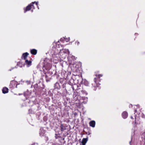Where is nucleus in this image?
Returning a JSON list of instances; mask_svg holds the SVG:
<instances>
[{
    "instance_id": "nucleus-12",
    "label": "nucleus",
    "mask_w": 145,
    "mask_h": 145,
    "mask_svg": "<svg viewBox=\"0 0 145 145\" xmlns=\"http://www.w3.org/2000/svg\"><path fill=\"white\" fill-rule=\"evenodd\" d=\"M30 102H30V101H29V100L28 101H25V102L24 103V104H26V103H27H27H28V105H27V106H30V105H29V103H30Z\"/></svg>"
},
{
    "instance_id": "nucleus-5",
    "label": "nucleus",
    "mask_w": 145,
    "mask_h": 145,
    "mask_svg": "<svg viewBox=\"0 0 145 145\" xmlns=\"http://www.w3.org/2000/svg\"><path fill=\"white\" fill-rule=\"evenodd\" d=\"M2 91L3 93L5 94L8 92V89L7 88L5 87L3 88Z\"/></svg>"
},
{
    "instance_id": "nucleus-8",
    "label": "nucleus",
    "mask_w": 145,
    "mask_h": 145,
    "mask_svg": "<svg viewBox=\"0 0 145 145\" xmlns=\"http://www.w3.org/2000/svg\"><path fill=\"white\" fill-rule=\"evenodd\" d=\"M122 116L124 118H126L127 116V113L126 112H123L122 114Z\"/></svg>"
},
{
    "instance_id": "nucleus-2",
    "label": "nucleus",
    "mask_w": 145,
    "mask_h": 145,
    "mask_svg": "<svg viewBox=\"0 0 145 145\" xmlns=\"http://www.w3.org/2000/svg\"><path fill=\"white\" fill-rule=\"evenodd\" d=\"M18 82L16 81L13 80L11 81L9 85V87L10 88L13 89L17 88Z\"/></svg>"
},
{
    "instance_id": "nucleus-15",
    "label": "nucleus",
    "mask_w": 145,
    "mask_h": 145,
    "mask_svg": "<svg viewBox=\"0 0 145 145\" xmlns=\"http://www.w3.org/2000/svg\"><path fill=\"white\" fill-rule=\"evenodd\" d=\"M20 62H18L17 63V65H20Z\"/></svg>"
},
{
    "instance_id": "nucleus-10",
    "label": "nucleus",
    "mask_w": 145,
    "mask_h": 145,
    "mask_svg": "<svg viewBox=\"0 0 145 145\" xmlns=\"http://www.w3.org/2000/svg\"><path fill=\"white\" fill-rule=\"evenodd\" d=\"M87 141V139L86 138H84L83 139L82 141V145H85Z\"/></svg>"
},
{
    "instance_id": "nucleus-14",
    "label": "nucleus",
    "mask_w": 145,
    "mask_h": 145,
    "mask_svg": "<svg viewBox=\"0 0 145 145\" xmlns=\"http://www.w3.org/2000/svg\"><path fill=\"white\" fill-rule=\"evenodd\" d=\"M28 93V92H27L24 93V95L26 97H27V94Z\"/></svg>"
},
{
    "instance_id": "nucleus-11",
    "label": "nucleus",
    "mask_w": 145,
    "mask_h": 145,
    "mask_svg": "<svg viewBox=\"0 0 145 145\" xmlns=\"http://www.w3.org/2000/svg\"><path fill=\"white\" fill-rule=\"evenodd\" d=\"M29 114H33L35 113V112L32 109H29Z\"/></svg>"
},
{
    "instance_id": "nucleus-7",
    "label": "nucleus",
    "mask_w": 145,
    "mask_h": 145,
    "mask_svg": "<svg viewBox=\"0 0 145 145\" xmlns=\"http://www.w3.org/2000/svg\"><path fill=\"white\" fill-rule=\"evenodd\" d=\"M95 122L94 121H91L89 123L90 126L92 127H94L95 126Z\"/></svg>"
},
{
    "instance_id": "nucleus-4",
    "label": "nucleus",
    "mask_w": 145,
    "mask_h": 145,
    "mask_svg": "<svg viewBox=\"0 0 145 145\" xmlns=\"http://www.w3.org/2000/svg\"><path fill=\"white\" fill-rule=\"evenodd\" d=\"M63 53L65 54H69V52L68 49H63L62 50H60L59 52V54H60L61 53Z\"/></svg>"
},
{
    "instance_id": "nucleus-9",
    "label": "nucleus",
    "mask_w": 145,
    "mask_h": 145,
    "mask_svg": "<svg viewBox=\"0 0 145 145\" xmlns=\"http://www.w3.org/2000/svg\"><path fill=\"white\" fill-rule=\"evenodd\" d=\"M31 54L33 55H35L36 54V50L35 49H33L31 50Z\"/></svg>"
},
{
    "instance_id": "nucleus-18",
    "label": "nucleus",
    "mask_w": 145,
    "mask_h": 145,
    "mask_svg": "<svg viewBox=\"0 0 145 145\" xmlns=\"http://www.w3.org/2000/svg\"><path fill=\"white\" fill-rule=\"evenodd\" d=\"M35 143H34V144H33V145H35Z\"/></svg>"
},
{
    "instance_id": "nucleus-1",
    "label": "nucleus",
    "mask_w": 145,
    "mask_h": 145,
    "mask_svg": "<svg viewBox=\"0 0 145 145\" xmlns=\"http://www.w3.org/2000/svg\"><path fill=\"white\" fill-rule=\"evenodd\" d=\"M35 4L36 5V2L35 1L32 2L30 4L28 5L26 8H24V12L25 13L27 11H28L31 9H35V8L34 5V4ZM32 12H33V9L31 10Z\"/></svg>"
},
{
    "instance_id": "nucleus-3",
    "label": "nucleus",
    "mask_w": 145,
    "mask_h": 145,
    "mask_svg": "<svg viewBox=\"0 0 145 145\" xmlns=\"http://www.w3.org/2000/svg\"><path fill=\"white\" fill-rule=\"evenodd\" d=\"M29 54L27 52H25L24 53L22 56L21 58L22 59H24V60H26V59H27V57L28 56Z\"/></svg>"
},
{
    "instance_id": "nucleus-17",
    "label": "nucleus",
    "mask_w": 145,
    "mask_h": 145,
    "mask_svg": "<svg viewBox=\"0 0 145 145\" xmlns=\"http://www.w3.org/2000/svg\"><path fill=\"white\" fill-rule=\"evenodd\" d=\"M20 66L21 67H22V65H21V66Z\"/></svg>"
},
{
    "instance_id": "nucleus-16",
    "label": "nucleus",
    "mask_w": 145,
    "mask_h": 145,
    "mask_svg": "<svg viewBox=\"0 0 145 145\" xmlns=\"http://www.w3.org/2000/svg\"><path fill=\"white\" fill-rule=\"evenodd\" d=\"M68 40H67V41H68L69 40V38H68V39H67Z\"/></svg>"
},
{
    "instance_id": "nucleus-6",
    "label": "nucleus",
    "mask_w": 145,
    "mask_h": 145,
    "mask_svg": "<svg viewBox=\"0 0 145 145\" xmlns=\"http://www.w3.org/2000/svg\"><path fill=\"white\" fill-rule=\"evenodd\" d=\"M25 63L27 65V67H29L31 65V61L30 60L28 61L27 59H26Z\"/></svg>"
},
{
    "instance_id": "nucleus-13",
    "label": "nucleus",
    "mask_w": 145,
    "mask_h": 145,
    "mask_svg": "<svg viewBox=\"0 0 145 145\" xmlns=\"http://www.w3.org/2000/svg\"><path fill=\"white\" fill-rule=\"evenodd\" d=\"M61 131H63L64 130V129L63 128V126L62 125H61Z\"/></svg>"
}]
</instances>
